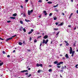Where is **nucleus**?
Instances as JSON below:
<instances>
[{
	"label": "nucleus",
	"mask_w": 78,
	"mask_h": 78,
	"mask_svg": "<svg viewBox=\"0 0 78 78\" xmlns=\"http://www.w3.org/2000/svg\"><path fill=\"white\" fill-rule=\"evenodd\" d=\"M72 47H70V54H72Z\"/></svg>",
	"instance_id": "obj_6"
},
{
	"label": "nucleus",
	"mask_w": 78,
	"mask_h": 78,
	"mask_svg": "<svg viewBox=\"0 0 78 78\" xmlns=\"http://www.w3.org/2000/svg\"><path fill=\"white\" fill-rule=\"evenodd\" d=\"M12 39V37H10L8 38L6 40V41L8 42L9 40H11Z\"/></svg>",
	"instance_id": "obj_5"
},
{
	"label": "nucleus",
	"mask_w": 78,
	"mask_h": 78,
	"mask_svg": "<svg viewBox=\"0 0 78 78\" xmlns=\"http://www.w3.org/2000/svg\"><path fill=\"white\" fill-rule=\"evenodd\" d=\"M10 19H16V17H10Z\"/></svg>",
	"instance_id": "obj_16"
},
{
	"label": "nucleus",
	"mask_w": 78,
	"mask_h": 78,
	"mask_svg": "<svg viewBox=\"0 0 78 78\" xmlns=\"http://www.w3.org/2000/svg\"><path fill=\"white\" fill-rule=\"evenodd\" d=\"M52 2L51 1H49L47 2V3H48V4H52Z\"/></svg>",
	"instance_id": "obj_13"
},
{
	"label": "nucleus",
	"mask_w": 78,
	"mask_h": 78,
	"mask_svg": "<svg viewBox=\"0 0 78 78\" xmlns=\"http://www.w3.org/2000/svg\"><path fill=\"white\" fill-rule=\"evenodd\" d=\"M27 51H31L30 50L28 49L27 50Z\"/></svg>",
	"instance_id": "obj_62"
},
{
	"label": "nucleus",
	"mask_w": 78,
	"mask_h": 78,
	"mask_svg": "<svg viewBox=\"0 0 78 78\" xmlns=\"http://www.w3.org/2000/svg\"><path fill=\"white\" fill-rule=\"evenodd\" d=\"M44 34H45L44 33H42V35H43V36H44Z\"/></svg>",
	"instance_id": "obj_57"
},
{
	"label": "nucleus",
	"mask_w": 78,
	"mask_h": 78,
	"mask_svg": "<svg viewBox=\"0 0 78 78\" xmlns=\"http://www.w3.org/2000/svg\"><path fill=\"white\" fill-rule=\"evenodd\" d=\"M62 44H60V47H61V46H62Z\"/></svg>",
	"instance_id": "obj_56"
},
{
	"label": "nucleus",
	"mask_w": 78,
	"mask_h": 78,
	"mask_svg": "<svg viewBox=\"0 0 78 78\" xmlns=\"http://www.w3.org/2000/svg\"><path fill=\"white\" fill-rule=\"evenodd\" d=\"M76 27H75L74 28V30H76Z\"/></svg>",
	"instance_id": "obj_61"
},
{
	"label": "nucleus",
	"mask_w": 78,
	"mask_h": 78,
	"mask_svg": "<svg viewBox=\"0 0 78 78\" xmlns=\"http://www.w3.org/2000/svg\"><path fill=\"white\" fill-rule=\"evenodd\" d=\"M36 66L37 67H42V64H39V63H37V64Z\"/></svg>",
	"instance_id": "obj_4"
},
{
	"label": "nucleus",
	"mask_w": 78,
	"mask_h": 78,
	"mask_svg": "<svg viewBox=\"0 0 78 78\" xmlns=\"http://www.w3.org/2000/svg\"><path fill=\"white\" fill-rule=\"evenodd\" d=\"M25 21L27 22H30V20H27V19H25Z\"/></svg>",
	"instance_id": "obj_14"
},
{
	"label": "nucleus",
	"mask_w": 78,
	"mask_h": 78,
	"mask_svg": "<svg viewBox=\"0 0 78 78\" xmlns=\"http://www.w3.org/2000/svg\"><path fill=\"white\" fill-rule=\"evenodd\" d=\"M31 33H32V32L30 31V32H29L28 33V34H31Z\"/></svg>",
	"instance_id": "obj_36"
},
{
	"label": "nucleus",
	"mask_w": 78,
	"mask_h": 78,
	"mask_svg": "<svg viewBox=\"0 0 78 78\" xmlns=\"http://www.w3.org/2000/svg\"><path fill=\"white\" fill-rule=\"evenodd\" d=\"M58 62L57 61H55L54 62V63L55 64H58Z\"/></svg>",
	"instance_id": "obj_17"
},
{
	"label": "nucleus",
	"mask_w": 78,
	"mask_h": 78,
	"mask_svg": "<svg viewBox=\"0 0 78 78\" xmlns=\"http://www.w3.org/2000/svg\"><path fill=\"white\" fill-rule=\"evenodd\" d=\"M13 16H14V17H16V16H17V14L16 13H15L13 14L12 15Z\"/></svg>",
	"instance_id": "obj_15"
},
{
	"label": "nucleus",
	"mask_w": 78,
	"mask_h": 78,
	"mask_svg": "<svg viewBox=\"0 0 78 78\" xmlns=\"http://www.w3.org/2000/svg\"><path fill=\"white\" fill-rule=\"evenodd\" d=\"M72 15H73V13H71V14L70 15V16H71H71H72Z\"/></svg>",
	"instance_id": "obj_52"
},
{
	"label": "nucleus",
	"mask_w": 78,
	"mask_h": 78,
	"mask_svg": "<svg viewBox=\"0 0 78 78\" xmlns=\"http://www.w3.org/2000/svg\"><path fill=\"white\" fill-rule=\"evenodd\" d=\"M34 43H36V42H37V41H36V39H35L34 40Z\"/></svg>",
	"instance_id": "obj_38"
},
{
	"label": "nucleus",
	"mask_w": 78,
	"mask_h": 78,
	"mask_svg": "<svg viewBox=\"0 0 78 78\" xmlns=\"http://www.w3.org/2000/svg\"><path fill=\"white\" fill-rule=\"evenodd\" d=\"M52 71V69H50L48 70V72H51Z\"/></svg>",
	"instance_id": "obj_21"
},
{
	"label": "nucleus",
	"mask_w": 78,
	"mask_h": 78,
	"mask_svg": "<svg viewBox=\"0 0 78 78\" xmlns=\"http://www.w3.org/2000/svg\"><path fill=\"white\" fill-rule=\"evenodd\" d=\"M43 12L44 13L45 16H47V13L46 12V11H44Z\"/></svg>",
	"instance_id": "obj_10"
},
{
	"label": "nucleus",
	"mask_w": 78,
	"mask_h": 78,
	"mask_svg": "<svg viewBox=\"0 0 78 78\" xmlns=\"http://www.w3.org/2000/svg\"><path fill=\"white\" fill-rule=\"evenodd\" d=\"M41 72V70L40 69H39L38 70V73H40Z\"/></svg>",
	"instance_id": "obj_25"
},
{
	"label": "nucleus",
	"mask_w": 78,
	"mask_h": 78,
	"mask_svg": "<svg viewBox=\"0 0 78 78\" xmlns=\"http://www.w3.org/2000/svg\"><path fill=\"white\" fill-rule=\"evenodd\" d=\"M28 70H31V68H29L28 69Z\"/></svg>",
	"instance_id": "obj_55"
},
{
	"label": "nucleus",
	"mask_w": 78,
	"mask_h": 78,
	"mask_svg": "<svg viewBox=\"0 0 78 78\" xmlns=\"http://www.w3.org/2000/svg\"><path fill=\"white\" fill-rule=\"evenodd\" d=\"M29 0H25L26 2H28Z\"/></svg>",
	"instance_id": "obj_51"
},
{
	"label": "nucleus",
	"mask_w": 78,
	"mask_h": 78,
	"mask_svg": "<svg viewBox=\"0 0 78 78\" xmlns=\"http://www.w3.org/2000/svg\"><path fill=\"white\" fill-rule=\"evenodd\" d=\"M33 29H32L31 30V32H33Z\"/></svg>",
	"instance_id": "obj_54"
},
{
	"label": "nucleus",
	"mask_w": 78,
	"mask_h": 78,
	"mask_svg": "<svg viewBox=\"0 0 78 78\" xmlns=\"http://www.w3.org/2000/svg\"><path fill=\"white\" fill-rule=\"evenodd\" d=\"M8 58H10V55H8L7 56Z\"/></svg>",
	"instance_id": "obj_45"
},
{
	"label": "nucleus",
	"mask_w": 78,
	"mask_h": 78,
	"mask_svg": "<svg viewBox=\"0 0 78 78\" xmlns=\"http://www.w3.org/2000/svg\"><path fill=\"white\" fill-rule=\"evenodd\" d=\"M75 53V51H73L72 52V54H74V53Z\"/></svg>",
	"instance_id": "obj_42"
},
{
	"label": "nucleus",
	"mask_w": 78,
	"mask_h": 78,
	"mask_svg": "<svg viewBox=\"0 0 78 78\" xmlns=\"http://www.w3.org/2000/svg\"><path fill=\"white\" fill-rule=\"evenodd\" d=\"M42 37V36H38L37 37V39H39V38L40 37Z\"/></svg>",
	"instance_id": "obj_47"
},
{
	"label": "nucleus",
	"mask_w": 78,
	"mask_h": 78,
	"mask_svg": "<svg viewBox=\"0 0 78 78\" xmlns=\"http://www.w3.org/2000/svg\"><path fill=\"white\" fill-rule=\"evenodd\" d=\"M58 5L57 4L56 5L54 6L53 7H54V8H56V7H57V6H58Z\"/></svg>",
	"instance_id": "obj_30"
},
{
	"label": "nucleus",
	"mask_w": 78,
	"mask_h": 78,
	"mask_svg": "<svg viewBox=\"0 0 78 78\" xmlns=\"http://www.w3.org/2000/svg\"><path fill=\"white\" fill-rule=\"evenodd\" d=\"M74 55V54H72V55H71V56H72V57H73V56Z\"/></svg>",
	"instance_id": "obj_53"
},
{
	"label": "nucleus",
	"mask_w": 78,
	"mask_h": 78,
	"mask_svg": "<svg viewBox=\"0 0 78 78\" xmlns=\"http://www.w3.org/2000/svg\"><path fill=\"white\" fill-rule=\"evenodd\" d=\"M16 36H17V35H14L13 36H12V37H12V38H13V37H16Z\"/></svg>",
	"instance_id": "obj_28"
},
{
	"label": "nucleus",
	"mask_w": 78,
	"mask_h": 78,
	"mask_svg": "<svg viewBox=\"0 0 78 78\" xmlns=\"http://www.w3.org/2000/svg\"><path fill=\"white\" fill-rule=\"evenodd\" d=\"M33 12V10H31L30 11L28 10V14L29 16H30V14H31L32 12Z\"/></svg>",
	"instance_id": "obj_3"
},
{
	"label": "nucleus",
	"mask_w": 78,
	"mask_h": 78,
	"mask_svg": "<svg viewBox=\"0 0 78 78\" xmlns=\"http://www.w3.org/2000/svg\"><path fill=\"white\" fill-rule=\"evenodd\" d=\"M62 15H63V16H64V15H65L64 13H62Z\"/></svg>",
	"instance_id": "obj_58"
},
{
	"label": "nucleus",
	"mask_w": 78,
	"mask_h": 78,
	"mask_svg": "<svg viewBox=\"0 0 78 78\" xmlns=\"http://www.w3.org/2000/svg\"><path fill=\"white\" fill-rule=\"evenodd\" d=\"M23 31L24 32H26V29H25V28H23Z\"/></svg>",
	"instance_id": "obj_26"
},
{
	"label": "nucleus",
	"mask_w": 78,
	"mask_h": 78,
	"mask_svg": "<svg viewBox=\"0 0 78 78\" xmlns=\"http://www.w3.org/2000/svg\"><path fill=\"white\" fill-rule=\"evenodd\" d=\"M23 30V27L21 26V27H20L19 30L20 31H22Z\"/></svg>",
	"instance_id": "obj_11"
},
{
	"label": "nucleus",
	"mask_w": 78,
	"mask_h": 78,
	"mask_svg": "<svg viewBox=\"0 0 78 78\" xmlns=\"http://www.w3.org/2000/svg\"><path fill=\"white\" fill-rule=\"evenodd\" d=\"M0 39H1V40H2V41H3V40H4V39L2 38L1 37H0Z\"/></svg>",
	"instance_id": "obj_44"
},
{
	"label": "nucleus",
	"mask_w": 78,
	"mask_h": 78,
	"mask_svg": "<svg viewBox=\"0 0 78 78\" xmlns=\"http://www.w3.org/2000/svg\"><path fill=\"white\" fill-rule=\"evenodd\" d=\"M57 67L58 68H61V66H57Z\"/></svg>",
	"instance_id": "obj_48"
},
{
	"label": "nucleus",
	"mask_w": 78,
	"mask_h": 78,
	"mask_svg": "<svg viewBox=\"0 0 78 78\" xmlns=\"http://www.w3.org/2000/svg\"><path fill=\"white\" fill-rule=\"evenodd\" d=\"M28 73H25V75H28Z\"/></svg>",
	"instance_id": "obj_50"
},
{
	"label": "nucleus",
	"mask_w": 78,
	"mask_h": 78,
	"mask_svg": "<svg viewBox=\"0 0 78 78\" xmlns=\"http://www.w3.org/2000/svg\"><path fill=\"white\" fill-rule=\"evenodd\" d=\"M76 12H77V14H78V10H77Z\"/></svg>",
	"instance_id": "obj_64"
},
{
	"label": "nucleus",
	"mask_w": 78,
	"mask_h": 78,
	"mask_svg": "<svg viewBox=\"0 0 78 78\" xmlns=\"http://www.w3.org/2000/svg\"><path fill=\"white\" fill-rule=\"evenodd\" d=\"M65 57H66V59H69V55H68V54H66Z\"/></svg>",
	"instance_id": "obj_9"
},
{
	"label": "nucleus",
	"mask_w": 78,
	"mask_h": 78,
	"mask_svg": "<svg viewBox=\"0 0 78 78\" xmlns=\"http://www.w3.org/2000/svg\"><path fill=\"white\" fill-rule=\"evenodd\" d=\"M11 22V21L10 20L7 21V23H10V22Z\"/></svg>",
	"instance_id": "obj_31"
},
{
	"label": "nucleus",
	"mask_w": 78,
	"mask_h": 78,
	"mask_svg": "<svg viewBox=\"0 0 78 78\" xmlns=\"http://www.w3.org/2000/svg\"><path fill=\"white\" fill-rule=\"evenodd\" d=\"M59 33H60V31H58L57 33L56 34V35L57 36V35H58V34H59Z\"/></svg>",
	"instance_id": "obj_34"
},
{
	"label": "nucleus",
	"mask_w": 78,
	"mask_h": 78,
	"mask_svg": "<svg viewBox=\"0 0 78 78\" xmlns=\"http://www.w3.org/2000/svg\"><path fill=\"white\" fill-rule=\"evenodd\" d=\"M31 39H32V38H31V37H30V38L29 41H31Z\"/></svg>",
	"instance_id": "obj_39"
},
{
	"label": "nucleus",
	"mask_w": 78,
	"mask_h": 78,
	"mask_svg": "<svg viewBox=\"0 0 78 78\" xmlns=\"http://www.w3.org/2000/svg\"><path fill=\"white\" fill-rule=\"evenodd\" d=\"M60 64H63L64 62H60Z\"/></svg>",
	"instance_id": "obj_40"
},
{
	"label": "nucleus",
	"mask_w": 78,
	"mask_h": 78,
	"mask_svg": "<svg viewBox=\"0 0 78 78\" xmlns=\"http://www.w3.org/2000/svg\"><path fill=\"white\" fill-rule=\"evenodd\" d=\"M20 22L21 24H23V21L22 20H20Z\"/></svg>",
	"instance_id": "obj_22"
},
{
	"label": "nucleus",
	"mask_w": 78,
	"mask_h": 78,
	"mask_svg": "<svg viewBox=\"0 0 78 78\" xmlns=\"http://www.w3.org/2000/svg\"><path fill=\"white\" fill-rule=\"evenodd\" d=\"M56 19H57V18L56 17H55L54 18V20H56Z\"/></svg>",
	"instance_id": "obj_27"
},
{
	"label": "nucleus",
	"mask_w": 78,
	"mask_h": 78,
	"mask_svg": "<svg viewBox=\"0 0 78 78\" xmlns=\"http://www.w3.org/2000/svg\"><path fill=\"white\" fill-rule=\"evenodd\" d=\"M3 64V62H1L0 63V66H2Z\"/></svg>",
	"instance_id": "obj_19"
},
{
	"label": "nucleus",
	"mask_w": 78,
	"mask_h": 78,
	"mask_svg": "<svg viewBox=\"0 0 78 78\" xmlns=\"http://www.w3.org/2000/svg\"><path fill=\"white\" fill-rule=\"evenodd\" d=\"M65 68H67V67L66 66H65L64 67L63 66H62L61 70H60V72H63L64 69Z\"/></svg>",
	"instance_id": "obj_1"
},
{
	"label": "nucleus",
	"mask_w": 78,
	"mask_h": 78,
	"mask_svg": "<svg viewBox=\"0 0 78 78\" xmlns=\"http://www.w3.org/2000/svg\"><path fill=\"white\" fill-rule=\"evenodd\" d=\"M58 30V28H54V30H55V31H57V30Z\"/></svg>",
	"instance_id": "obj_20"
},
{
	"label": "nucleus",
	"mask_w": 78,
	"mask_h": 78,
	"mask_svg": "<svg viewBox=\"0 0 78 78\" xmlns=\"http://www.w3.org/2000/svg\"><path fill=\"white\" fill-rule=\"evenodd\" d=\"M38 2H42V0H39V1H38Z\"/></svg>",
	"instance_id": "obj_46"
},
{
	"label": "nucleus",
	"mask_w": 78,
	"mask_h": 78,
	"mask_svg": "<svg viewBox=\"0 0 78 78\" xmlns=\"http://www.w3.org/2000/svg\"><path fill=\"white\" fill-rule=\"evenodd\" d=\"M64 42L66 44V46H68V45H69V43L67 42V41H64Z\"/></svg>",
	"instance_id": "obj_7"
},
{
	"label": "nucleus",
	"mask_w": 78,
	"mask_h": 78,
	"mask_svg": "<svg viewBox=\"0 0 78 78\" xmlns=\"http://www.w3.org/2000/svg\"><path fill=\"white\" fill-rule=\"evenodd\" d=\"M23 43L24 44H26V43H25V41H23Z\"/></svg>",
	"instance_id": "obj_37"
},
{
	"label": "nucleus",
	"mask_w": 78,
	"mask_h": 78,
	"mask_svg": "<svg viewBox=\"0 0 78 78\" xmlns=\"http://www.w3.org/2000/svg\"><path fill=\"white\" fill-rule=\"evenodd\" d=\"M73 46H76V44L74 43L73 45Z\"/></svg>",
	"instance_id": "obj_49"
},
{
	"label": "nucleus",
	"mask_w": 78,
	"mask_h": 78,
	"mask_svg": "<svg viewBox=\"0 0 78 78\" xmlns=\"http://www.w3.org/2000/svg\"><path fill=\"white\" fill-rule=\"evenodd\" d=\"M68 27L70 28V27H71V25H68Z\"/></svg>",
	"instance_id": "obj_59"
},
{
	"label": "nucleus",
	"mask_w": 78,
	"mask_h": 78,
	"mask_svg": "<svg viewBox=\"0 0 78 78\" xmlns=\"http://www.w3.org/2000/svg\"><path fill=\"white\" fill-rule=\"evenodd\" d=\"M49 16H52V13H51L49 14Z\"/></svg>",
	"instance_id": "obj_33"
},
{
	"label": "nucleus",
	"mask_w": 78,
	"mask_h": 78,
	"mask_svg": "<svg viewBox=\"0 0 78 78\" xmlns=\"http://www.w3.org/2000/svg\"><path fill=\"white\" fill-rule=\"evenodd\" d=\"M28 72V70H24L21 71V73H24V72Z\"/></svg>",
	"instance_id": "obj_8"
},
{
	"label": "nucleus",
	"mask_w": 78,
	"mask_h": 78,
	"mask_svg": "<svg viewBox=\"0 0 78 78\" xmlns=\"http://www.w3.org/2000/svg\"><path fill=\"white\" fill-rule=\"evenodd\" d=\"M64 24V23H61L60 24V25L61 26H62V25H63V24Z\"/></svg>",
	"instance_id": "obj_23"
},
{
	"label": "nucleus",
	"mask_w": 78,
	"mask_h": 78,
	"mask_svg": "<svg viewBox=\"0 0 78 78\" xmlns=\"http://www.w3.org/2000/svg\"><path fill=\"white\" fill-rule=\"evenodd\" d=\"M61 65V64L60 63V62H59L57 64V66H59Z\"/></svg>",
	"instance_id": "obj_32"
},
{
	"label": "nucleus",
	"mask_w": 78,
	"mask_h": 78,
	"mask_svg": "<svg viewBox=\"0 0 78 78\" xmlns=\"http://www.w3.org/2000/svg\"><path fill=\"white\" fill-rule=\"evenodd\" d=\"M2 53L3 54H5L6 53V52H5V51H3Z\"/></svg>",
	"instance_id": "obj_35"
},
{
	"label": "nucleus",
	"mask_w": 78,
	"mask_h": 78,
	"mask_svg": "<svg viewBox=\"0 0 78 78\" xmlns=\"http://www.w3.org/2000/svg\"><path fill=\"white\" fill-rule=\"evenodd\" d=\"M77 66H78V64L76 65V66H75L76 68H77V69L78 68V67H77Z\"/></svg>",
	"instance_id": "obj_43"
},
{
	"label": "nucleus",
	"mask_w": 78,
	"mask_h": 78,
	"mask_svg": "<svg viewBox=\"0 0 78 78\" xmlns=\"http://www.w3.org/2000/svg\"><path fill=\"white\" fill-rule=\"evenodd\" d=\"M58 23L56 22L55 23V25H58Z\"/></svg>",
	"instance_id": "obj_41"
},
{
	"label": "nucleus",
	"mask_w": 78,
	"mask_h": 78,
	"mask_svg": "<svg viewBox=\"0 0 78 78\" xmlns=\"http://www.w3.org/2000/svg\"><path fill=\"white\" fill-rule=\"evenodd\" d=\"M43 38L45 39H47L48 38V36L45 35L44 37Z\"/></svg>",
	"instance_id": "obj_12"
},
{
	"label": "nucleus",
	"mask_w": 78,
	"mask_h": 78,
	"mask_svg": "<svg viewBox=\"0 0 78 78\" xmlns=\"http://www.w3.org/2000/svg\"><path fill=\"white\" fill-rule=\"evenodd\" d=\"M20 7H21V8H23V6H22V5H21V6H20Z\"/></svg>",
	"instance_id": "obj_60"
},
{
	"label": "nucleus",
	"mask_w": 78,
	"mask_h": 78,
	"mask_svg": "<svg viewBox=\"0 0 78 78\" xmlns=\"http://www.w3.org/2000/svg\"><path fill=\"white\" fill-rule=\"evenodd\" d=\"M49 67H51V65H49Z\"/></svg>",
	"instance_id": "obj_63"
},
{
	"label": "nucleus",
	"mask_w": 78,
	"mask_h": 78,
	"mask_svg": "<svg viewBox=\"0 0 78 78\" xmlns=\"http://www.w3.org/2000/svg\"><path fill=\"white\" fill-rule=\"evenodd\" d=\"M18 44L20 45H22V43L21 42H19Z\"/></svg>",
	"instance_id": "obj_18"
},
{
	"label": "nucleus",
	"mask_w": 78,
	"mask_h": 78,
	"mask_svg": "<svg viewBox=\"0 0 78 78\" xmlns=\"http://www.w3.org/2000/svg\"><path fill=\"white\" fill-rule=\"evenodd\" d=\"M48 42V40L47 39L45 41V40L43 39V42H42V44H47Z\"/></svg>",
	"instance_id": "obj_2"
},
{
	"label": "nucleus",
	"mask_w": 78,
	"mask_h": 78,
	"mask_svg": "<svg viewBox=\"0 0 78 78\" xmlns=\"http://www.w3.org/2000/svg\"><path fill=\"white\" fill-rule=\"evenodd\" d=\"M23 17H26V15L25 14V13H24L23 14Z\"/></svg>",
	"instance_id": "obj_24"
},
{
	"label": "nucleus",
	"mask_w": 78,
	"mask_h": 78,
	"mask_svg": "<svg viewBox=\"0 0 78 78\" xmlns=\"http://www.w3.org/2000/svg\"><path fill=\"white\" fill-rule=\"evenodd\" d=\"M31 75V74H30L29 75L27 76V78H29V77H30V76Z\"/></svg>",
	"instance_id": "obj_29"
}]
</instances>
